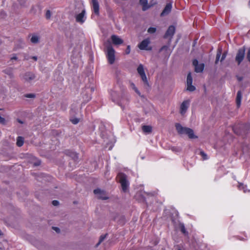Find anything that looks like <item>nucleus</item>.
Segmentation results:
<instances>
[{"mask_svg": "<svg viewBox=\"0 0 250 250\" xmlns=\"http://www.w3.org/2000/svg\"><path fill=\"white\" fill-rule=\"evenodd\" d=\"M226 54H223L221 59V61H222L223 60H224L225 59V58H226Z\"/></svg>", "mask_w": 250, "mask_h": 250, "instance_id": "37998d69", "label": "nucleus"}, {"mask_svg": "<svg viewBox=\"0 0 250 250\" xmlns=\"http://www.w3.org/2000/svg\"><path fill=\"white\" fill-rule=\"evenodd\" d=\"M118 178L121 185L122 190L124 192H126L129 187V182L126 179V176L124 173H120L118 175Z\"/></svg>", "mask_w": 250, "mask_h": 250, "instance_id": "f03ea898", "label": "nucleus"}, {"mask_svg": "<svg viewBox=\"0 0 250 250\" xmlns=\"http://www.w3.org/2000/svg\"><path fill=\"white\" fill-rule=\"evenodd\" d=\"M180 228L181 229V231L183 233H184L185 235L188 234V232L186 231L185 226L183 224H181L180 225Z\"/></svg>", "mask_w": 250, "mask_h": 250, "instance_id": "bb28decb", "label": "nucleus"}, {"mask_svg": "<svg viewBox=\"0 0 250 250\" xmlns=\"http://www.w3.org/2000/svg\"><path fill=\"white\" fill-rule=\"evenodd\" d=\"M18 1L21 6H24L27 0H18Z\"/></svg>", "mask_w": 250, "mask_h": 250, "instance_id": "c9c22d12", "label": "nucleus"}, {"mask_svg": "<svg viewBox=\"0 0 250 250\" xmlns=\"http://www.w3.org/2000/svg\"><path fill=\"white\" fill-rule=\"evenodd\" d=\"M24 139L21 136L18 137L17 139V145L18 146H21L23 145Z\"/></svg>", "mask_w": 250, "mask_h": 250, "instance_id": "aec40b11", "label": "nucleus"}, {"mask_svg": "<svg viewBox=\"0 0 250 250\" xmlns=\"http://www.w3.org/2000/svg\"><path fill=\"white\" fill-rule=\"evenodd\" d=\"M246 57L248 61L250 62V47L248 50Z\"/></svg>", "mask_w": 250, "mask_h": 250, "instance_id": "e433bc0d", "label": "nucleus"}, {"mask_svg": "<svg viewBox=\"0 0 250 250\" xmlns=\"http://www.w3.org/2000/svg\"><path fill=\"white\" fill-rule=\"evenodd\" d=\"M193 65L195 66V71L197 73L202 72L204 68L205 65L202 63L200 64L198 63V62L197 60H194L193 61Z\"/></svg>", "mask_w": 250, "mask_h": 250, "instance_id": "1a4fd4ad", "label": "nucleus"}, {"mask_svg": "<svg viewBox=\"0 0 250 250\" xmlns=\"http://www.w3.org/2000/svg\"><path fill=\"white\" fill-rule=\"evenodd\" d=\"M32 58L35 61H37V57L36 56H33L32 57Z\"/></svg>", "mask_w": 250, "mask_h": 250, "instance_id": "49530a36", "label": "nucleus"}, {"mask_svg": "<svg viewBox=\"0 0 250 250\" xmlns=\"http://www.w3.org/2000/svg\"><path fill=\"white\" fill-rule=\"evenodd\" d=\"M72 158V159L76 161L78 158V154L74 152H70L69 154H68Z\"/></svg>", "mask_w": 250, "mask_h": 250, "instance_id": "393cba45", "label": "nucleus"}, {"mask_svg": "<svg viewBox=\"0 0 250 250\" xmlns=\"http://www.w3.org/2000/svg\"><path fill=\"white\" fill-rule=\"evenodd\" d=\"M19 122H20V123H22V122L21 121H19Z\"/></svg>", "mask_w": 250, "mask_h": 250, "instance_id": "3c124183", "label": "nucleus"}, {"mask_svg": "<svg viewBox=\"0 0 250 250\" xmlns=\"http://www.w3.org/2000/svg\"><path fill=\"white\" fill-rule=\"evenodd\" d=\"M91 99V97L90 96H89L88 97H87L86 98V99L85 100L87 102L89 101Z\"/></svg>", "mask_w": 250, "mask_h": 250, "instance_id": "de8ad7c7", "label": "nucleus"}, {"mask_svg": "<svg viewBox=\"0 0 250 250\" xmlns=\"http://www.w3.org/2000/svg\"><path fill=\"white\" fill-rule=\"evenodd\" d=\"M168 49V46L167 45L163 46L160 49V51H162L163 50L167 51Z\"/></svg>", "mask_w": 250, "mask_h": 250, "instance_id": "ea45409f", "label": "nucleus"}, {"mask_svg": "<svg viewBox=\"0 0 250 250\" xmlns=\"http://www.w3.org/2000/svg\"><path fill=\"white\" fill-rule=\"evenodd\" d=\"M130 47L129 45H128L127 46V48H126V49L125 51V53L126 54H128L130 53Z\"/></svg>", "mask_w": 250, "mask_h": 250, "instance_id": "a19ab883", "label": "nucleus"}, {"mask_svg": "<svg viewBox=\"0 0 250 250\" xmlns=\"http://www.w3.org/2000/svg\"><path fill=\"white\" fill-rule=\"evenodd\" d=\"M71 121L72 123L73 124H75V125H76V124H78V123H79V119H77V118H76V119H72V120H71Z\"/></svg>", "mask_w": 250, "mask_h": 250, "instance_id": "58836bf2", "label": "nucleus"}, {"mask_svg": "<svg viewBox=\"0 0 250 250\" xmlns=\"http://www.w3.org/2000/svg\"><path fill=\"white\" fill-rule=\"evenodd\" d=\"M86 19L85 11L83 10L82 12L76 16V21L77 22L83 23L84 22Z\"/></svg>", "mask_w": 250, "mask_h": 250, "instance_id": "9b49d317", "label": "nucleus"}, {"mask_svg": "<svg viewBox=\"0 0 250 250\" xmlns=\"http://www.w3.org/2000/svg\"><path fill=\"white\" fill-rule=\"evenodd\" d=\"M105 237H106V235L101 236V237L100 238L99 241L97 244L96 246L97 247L104 240Z\"/></svg>", "mask_w": 250, "mask_h": 250, "instance_id": "c756f323", "label": "nucleus"}, {"mask_svg": "<svg viewBox=\"0 0 250 250\" xmlns=\"http://www.w3.org/2000/svg\"><path fill=\"white\" fill-rule=\"evenodd\" d=\"M4 73L6 74L9 75L10 77H13V72H12V69L11 68H8L6 69H5L3 71Z\"/></svg>", "mask_w": 250, "mask_h": 250, "instance_id": "b1692460", "label": "nucleus"}, {"mask_svg": "<svg viewBox=\"0 0 250 250\" xmlns=\"http://www.w3.org/2000/svg\"><path fill=\"white\" fill-rule=\"evenodd\" d=\"M31 42L33 43H37L39 42V37L36 35H33L31 38Z\"/></svg>", "mask_w": 250, "mask_h": 250, "instance_id": "5701e85b", "label": "nucleus"}, {"mask_svg": "<svg viewBox=\"0 0 250 250\" xmlns=\"http://www.w3.org/2000/svg\"><path fill=\"white\" fill-rule=\"evenodd\" d=\"M111 39L112 43L114 45H120L122 44L124 42L123 40L121 38L115 35H112Z\"/></svg>", "mask_w": 250, "mask_h": 250, "instance_id": "ddd939ff", "label": "nucleus"}, {"mask_svg": "<svg viewBox=\"0 0 250 250\" xmlns=\"http://www.w3.org/2000/svg\"><path fill=\"white\" fill-rule=\"evenodd\" d=\"M53 229L54 230H55L58 232H59V231H60V229L58 228L55 227V228H53Z\"/></svg>", "mask_w": 250, "mask_h": 250, "instance_id": "c03bdc74", "label": "nucleus"}, {"mask_svg": "<svg viewBox=\"0 0 250 250\" xmlns=\"http://www.w3.org/2000/svg\"><path fill=\"white\" fill-rule=\"evenodd\" d=\"M0 124H2V125H5L6 124V121L5 120V119L2 117L0 115Z\"/></svg>", "mask_w": 250, "mask_h": 250, "instance_id": "72a5a7b5", "label": "nucleus"}, {"mask_svg": "<svg viewBox=\"0 0 250 250\" xmlns=\"http://www.w3.org/2000/svg\"><path fill=\"white\" fill-rule=\"evenodd\" d=\"M93 12L96 15L99 14V4L97 0H91Z\"/></svg>", "mask_w": 250, "mask_h": 250, "instance_id": "dca6fc26", "label": "nucleus"}, {"mask_svg": "<svg viewBox=\"0 0 250 250\" xmlns=\"http://www.w3.org/2000/svg\"><path fill=\"white\" fill-rule=\"evenodd\" d=\"M176 129L180 134H186L190 139H194L197 137L194 135L193 130L191 128L183 127L180 124H176Z\"/></svg>", "mask_w": 250, "mask_h": 250, "instance_id": "f257e3e1", "label": "nucleus"}, {"mask_svg": "<svg viewBox=\"0 0 250 250\" xmlns=\"http://www.w3.org/2000/svg\"><path fill=\"white\" fill-rule=\"evenodd\" d=\"M35 78V75L33 73L27 72L23 74L21 76V79L27 83H31Z\"/></svg>", "mask_w": 250, "mask_h": 250, "instance_id": "6e6552de", "label": "nucleus"}, {"mask_svg": "<svg viewBox=\"0 0 250 250\" xmlns=\"http://www.w3.org/2000/svg\"><path fill=\"white\" fill-rule=\"evenodd\" d=\"M32 163L35 166H39L41 164V161L37 159L35 157L33 158V161L32 162Z\"/></svg>", "mask_w": 250, "mask_h": 250, "instance_id": "c85d7f7f", "label": "nucleus"}, {"mask_svg": "<svg viewBox=\"0 0 250 250\" xmlns=\"http://www.w3.org/2000/svg\"><path fill=\"white\" fill-rule=\"evenodd\" d=\"M156 29L154 27H150L148 29L147 32L149 33H154L156 32Z\"/></svg>", "mask_w": 250, "mask_h": 250, "instance_id": "2f4dec72", "label": "nucleus"}, {"mask_svg": "<svg viewBox=\"0 0 250 250\" xmlns=\"http://www.w3.org/2000/svg\"><path fill=\"white\" fill-rule=\"evenodd\" d=\"M130 87L133 89L135 92L139 96H141V94L140 92L139 91V90L137 89V88L136 87L135 84L132 82L130 83Z\"/></svg>", "mask_w": 250, "mask_h": 250, "instance_id": "412c9836", "label": "nucleus"}, {"mask_svg": "<svg viewBox=\"0 0 250 250\" xmlns=\"http://www.w3.org/2000/svg\"><path fill=\"white\" fill-rule=\"evenodd\" d=\"M11 59V60H16L17 59V58L16 56H14V57H12Z\"/></svg>", "mask_w": 250, "mask_h": 250, "instance_id": "a18cd8bd", "label": "nucleus"}, {"mask_svg": "<svg viewBox=\"0 0 250 250\" xmlns=\"http://www.w3.org/2000/svg\"><path fill=\"white\" fill-rule=\"evenodd\" d=\"M178 250H181V249H179Z\"/></svg>", "mask_w": 250, "mask_h": 250, "instance_id": "603ef678", "label": "nucleus"}, {"mask_svg": "<svg viewBox=\"0 0 250 250\" xmlns=\"http://www.w3.org/2000/svg\"><path fill=\"white\" fill-rule=\"evenodd\" d=\"M115 51L113 48L111 46L107 47V54L108 61L110 64H113L115 62Z\"/></svg>", "mask_w": 250, "mask_h": 250, "instance_id": "7ed1b4c3", "label": "nucleus"}, {"mask_svg": "<svg viewBox=\"0 0 250 250\" xmlns=\"http://www.w3.org/2000/svg\"><path fill=\"white\" fill-rule=\"evenodd\" d=\"M140 3L143 6L142 10L146 11L150 8V6L148 5L147 0H140Z\"/></svg>", "mask_w": 250, "mask_h": 250, "instance_id": "f3484780", "label": "nucleus"}, {"mask_svg": "<svg viewBox=\"0 0 250 250\" xmlns=\"http://www.w3.org/2000/svg\"><path fill=\"white\" fill-rule=\"evenodd\" d=\"M200 155L202 157L203 160L208 159L207 155L203 151H200Z\"/></svg>", "mask_w": 250, "mask_h": 250, "instance_id": "7c9ffc66", "label": "nucleus"}, {"mask_svg": "<svg viewBox=\"0 0 250 250\" xmlns=\"http://www.w3.org/2000/svg\"><path fill=\"white\" fill-rule=\"evenodd\" d=\"M143 131L146 134H149L152 131V127L150 125H143L142 127Z\"/></svg>", "mask_w": 250, "mask_h": 250, "instance_id": "a211bd4d", "label": "nucleus"}, {"mask_svg": "<svg viewBox=\"0 0 250 250\" xmlns=\"http://www.w3.org/2000/svg\"><path fill=\"white\" fill-rule=\"evenodd\" d=\"M137 72L141 77L142 80L146 85H148V82L145 74L144 66L142 64H140L137 68Z\"/></svg>", "mask_w": 250, "mask_h": 250, "instance_id": "39448f33", "label": "nucleus"}, {"mask_svg": "<svg viewBox=\"0 0 250 250\" xmlns=\"http://www.w3.org/2000/svg\"><path fill=\"white\" fill-rule=\"evenodd\" d=\"M187 90L189 91H193L195 89V87L194 86L192 85V84H187Z\"/></svg>", "mask_w": 250, "mask_h": 250, "instance_id": "cd10ccee", "label": "nucleus"}, {"mask_svg": "<svg viewBox=\"0 0 250 250\" xmlns=\"http://www.w3.org/2000/svg\"><path fill=\"white\" fill-rule=\"evenodd\" d=\"M192 78L191 75V73H189L187 76V84H192Z\"/></svg>", "mask_w": 250, "mask_h": 250, "instance_id": "a878e982", "label": "nucleus"}, {"mask_svg": "<svg viewBox=\"0 0 250 250\" xmlns=\"http://www.w3.org/2000/svg\"><path fill=\"white\" fill-rule=\"evenodd\" d=\"M249 7H250V1H249Z\"/></svg>", "mask_w": 250, "mask_h": 250, "instance_id": "09e8293b", "label": "nucleus"}, {"mask_svg": "<svg viewBox=\"0 0 250 250\" xmlns=\"http://www.w3.org/2000/svg\"><path fill=\"white\" fill-rule=\"evenodd\" d=\"M221 52L220 51L218 52L217 53V55H216V61H215V63H217L219 61V60L220 59V57L221 56Z\"/></svg>", "mask_w": 250, "mask_h": 250, "instance_id": "f704fd0d", "label": "nucleus"}, {"mask_svg": "<svg viewBox=\"0 0 250 250\" xmlns=\"http://www.w3.org/2000/svg\"><path fill=\"white\" fill-rule=\"evenodd\" d=\"M245 55V48L242 47L239 48L235 57V61L238 64H240L243 61Z\"/></svg>", "mask_w": 250, "mask_h": 250, "instance_id": "423d86ee", "label": "nucleus"}, {"mask_svg": "<svg viewBox=\"0 0 250 250\" xmlns=\"http://www.w3.org/2000/svg\"><path fill=\"white\" fill-rule=\"evenodd\" d=\"M175 32V28L174 26H170L167 30L165 36V38H169L170 40L172 38Z\"/></svg>", "mask_w": 250, "mask_h": 250, "instance_id": "9d476101", "label": "nucleus"}, {"mask_svg": "<svg viewBox=\"0 0 250 250\" xmlns=\"http://www.w3.org/2000/svg\"><path fill=\"white\" fill-rule=\"evenodd\" d=\"M242 94L240 91H238L237 93V97H236V104L238 107L240 106L241 104V101L242 99Z\"/></svg>", "mask_w": 250, "mask_h": 250, "instance_id": "6ab92c4d", "label": "nucleus"}, {"mask_svg": "<svg viewBox=\"0 0 250 250\" xmlns=\"http://www.w3.org/2000/svg\"><path fill=\"white\" fill-rule=\"evenodd\" d=\"M94 193L97 195V197L102 200H106L108 198L105 192L100 189H96L94 190Z\"/></svg>", "mask_w": 250, "mask_h": 250, "instance_id": "f8f14e48", "label": "nucleus"}, {"mask_svg": "<svg viewBox=\"0 0 250 250\" xmlns=\"http://www.w3.org/2000/svg\"><path fill=\"white\" fill-rule=\"evenodd\" d=\"M110 95L112 100L113 102L120 101L121 104H124L125 100L123 98V96H120L119 93L114 90H111L110 91Z\"/></svg>", "mask_w": 250, "mask_h": 250, "instance_id": "20e7f679", "label": "nucleus"}, {"mask_svg": "<svg viewBox=\"0 0 250 250\" xmlns=\"http://www.w3.org/2000/svg\"><path fill=\"white\" fill-rule=\"evenodd\" d=\"M238 188L239 190H243L244 192L246 193L247 192H250V190H248L247 188V186L243 185V184H239L238 185Z\"/></svg>", "mask_w": 250, "mask_h": 250, "instance_id": "4be33fe9", "label": "nucleus"}, {"mask_svg": "<svg viewBox=\"0 0 250 250\" xmlns=\"http://www.w3.org/2000/svg\"><path fill=\"white\" fill-rule=\"evenodd\" d=\"M150 43V39L148 38L144 40L138 45V47L141 50H151L152 48L149 45Z\"/></svg>", "mask_w": 250, "mask_h": 250, "instance_id": "0eeeda50", "label": "nucleus"}, {"mask_svg": "<svg viewBox=\"0 0 250 250\" xmlns=\"http://www.w3.org/2000/svg\"><path fill=\"white\" fill-rule=\"evenodd\" d=\"M52 204L54 206H56L57 205H59V202L57 200H54L52 201Z\"/></svg>", "mask_w": 250, "mask_h": 250, "instance_id": "79ce46f5", "label": "nucleus"}, {"mask_svg": "<svg viewBox=\"0 0 250 250\" xmlns=\"http://www.w3.org/2000/svg\"><path fill=\"white\" fill-rule=\"evenodd\" d=\"M25 97L28 98H33L35 97V95L34 94H27L25 95Z\"/></svg>", "mask_w": 250, "mask_h": 250, "instance_id": "4c0bfd02", "label": "nucleus"}, {"mask_svg": "<svg viewBox=\"0 0 250 250\" xmlns=\"http://www.w3.org/2000/svg\"><path fill=\"white\" fill-rule=\"evenodd\" d=\"M51 14L50 10H47L46 14H45V17L47 19H49L51 17Z\"/></svg>", "mask_w": 250, "mask_h": 250, "instance_id": "473e14b6", "label": "nucleus"}, {"mask_svg": "<svg viewBox=\"0 0 250 250\" xmlns=\"http://www.w3.org/2000/svg\"><path fill=\"white\" fill-rule=\"evenodd\" d=\"M1 230H0V236L1 235Z\"/></svg>", "mask_w": 250, "mask_h": 250, "instance_id": "8fccbe9b", "label": "nucleus"}, {"mask_svg": "<svg viewBox=\"0 0 250 250\" xmlns=\"http://www.w3.org/2000/svg\"><path fill=\"white\" fill-rule=\"evenodd\" d=\"M189 103L188 101H184L180 106V113L183 115L185 114L189 106Z\"/></svg>", "mask_w": 250, "mask_h": 250, "instance_id": "2eb2a0df", "label": "nucleus"}, {"mask_svg": "<svg viewBox=\"0 0 250 250\" xmlns=\"http://www.w3.org/2000/svg\"><path fill=\"white\" fill-rule=\"evenodd\" d=\"M171 9L172 4L171 3H167L163 11L161 13V16L163 17L168 15L171 11Z\"/></svg>", "mask_w": 250, "mask_h": 250, "instance_id": "4468645a", "label": "nucleus"}]
</instances>
